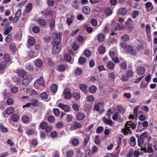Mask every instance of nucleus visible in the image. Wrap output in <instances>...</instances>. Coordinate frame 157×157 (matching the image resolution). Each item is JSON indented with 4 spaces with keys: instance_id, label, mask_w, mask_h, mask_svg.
<instances>
[{
    "instance_id": "nucleus-1",
    "label": "nucleus",
    "mask_w": 157,
    "mask_h": 157,
    "mask_svg": "<svg viewBox=\"0 0 157 157\" xmlns=\"http://www.w3.org/2000/svg\"><path fill=\"white\" fill-rule=\"evenodd\" d=\"M125 128L121 130L122 132L125 135H127L128 134L132 133L130 128L131 127L132 130L135 129L136 125L134 123H132L131 121H127L126 123L124 126Z\"/></svg>"
},
{
    "instance_id": "nucleus-2",
    "label": "nucleus",
    "mask_w": 157,
    "mask_h": 157,
    "mask_svg": "<svg viewBox=\"0 0 157 157\" xmlns=\"http://www.w3.org/2000/svg\"><path fill=\"white\" fill-rule=\"evenodd\" d=\"M53 46L52 48V53L54 55L59 54L61 50V45L60 41H54L52 43Z\"/></svg>"
},
{
    "instance_id": "nucleus-3",
    "label": "nucleus",
    "mask_w": 157,
    "mask_h": 157,
    "mask_svg": "<svg viewBox=\"0 0 157 157\" xmlns=\"http://www.w3.org/2000/svg\"><path fill=\"white\" fill-rule=\"evenodd\" d=\"M121 46L125 49L127 52L131 55L135 56L136 55V51L133 50L132 47L130 45H127L126 44L123 43L121 44Z\"/></svg>"
},
{
    "instance_id": "nucleus-4",
    "label": "nucleus",
    "mask_w": 157,
    "mask_h": 157,
    "mask_svg": "<svg viewBox=\"0 0 157 157\" xmlns=\"http://www.w3.org/2000/svg\"><path fill=\"white\" fill-rule=\"evenodd\" d=\"M62 96L67 99H70L71 97L72 94L69 89H65L63 91Z\"/></svg>"
},
{
    "instance_id": "nucleus-5",
    "label": "nucleus",
    "mask_w": 157,
    "mask_h": 157,
    "mask_svg": "<svg viewBox=\"0 0 157 157\" xmlns=\"http://www.w3.org/2000/svg\"><path fill=\"white\" fill-rule=\"evenodd\" d=\"M44 80L43 78L40 77L35 82L34 86L36 89H38L40 85L44 86Z\"/></svg>"
},
{
    "instance_id": "nucleus-6",
    "label": "nucleus",
    "mask_w": 157,
    "mask_h": 157,
    "mask_svg": "<svg viewBox=\"0 0 157 157\" xmlns=\"http://www.w3.org/2000/svg\"><path fill=\"white\" fill-rule=\"evenodd\" d=\"M32 77L31 75H28L22 81V85L24 86H26L29 84L32 80Z\"/></svg>"
},
{
    "instance_id": "nucleus-7",
    "label": "nucleus",
    "mask_w": 157,
    "mask_h": 157,
    "mask_svg": "<svg viewBox=\"0 0 157 157\" xmlns=\"http://www.w3.org/2000/svg\"><path fill=\"white\" fill-rule=\"evenodd\" d=\"M14 109L13 107L12 106L9 107L3 111V114L4 116H5V114L7 115H10L14 112Z\"/></svg>"
},
{
    "instance_id": "nucleus-8",
    "label": "nucleus",
    "mask_w": 157,
    "mask_h": 157,
    "mask_svg": "<svg viewBox=\"0 0 157 157\" xmlns=\"http://www.w3.org/2000/svg\"><path fill=\"white\" fill-rule=\"evenodd\" d=\"M58 106L66 112H67L69 111L70 107L67 105L60 103L58 104Z\"/></svg>"
},
{
    "instance_id": "nucleus-9",
    "label": "nucleus",
    "mask_w": 157,
    "mask_h": 157,
    "mask_svg": "<svg viewBox=\"0 0 157 157\" xmlns=\"http://www.w3.org/2000/svg\"><path fill=\"white\" fill-rule=\"evenodd\" d=\"M112 118L113 120L117 121L120 122L122 121V119L121 118V116L118 113H115L113 116Z\"/></svg>"
},
{
    "instance_id": "nucleus-10",
    "label": "nucleus",
    "mask_w": 157,
    "mask_h": 157,
    "mask_svg": "<svg viewBox=\"0 0 157 157\" xmlns=\"http://www.w3.org/2000/svg\"><path fill=\"white\" fill-rule=\"evenodd\" d=\"M19 119V117L17 114L14 113L13 114L11 117V118L8 119V121L10 122H11V120L12 121L16 122Z\"/></svg>"
},
{
    "instance_id": "nucleus-11",
    "label": "nucleus",
    "mask_w": 157,
    "mask_h": 157,
    "mask_svg": "<svg viewBox=\"0 0 157 157\" xmlns=\"http://www.w3.org/2000/svg\"><path fill=\"white\" fill-rule=\"evenodd\" d=\"M145 69L143 67H139L136 70L137 73L139 75H142L145 73Z\"/></svg>"
},
{
    "instance_id": "nucleus-12",
    "label": "nucleus",
    "mask_w": 157,
    "mask_h": 157,
    "mask_svg": "<svg viewBox=\"0 0 157 157\" xmlns=\"http://www.w3.org/2000/svg\"><path fill=\"white\" fill-rule=\"evenodd\" d=\"M147 12H150L153 9V6L151 2H147L145 4Z\"/></svg>"
},
{
    "instance_id": "nucleus-13",
    "label": "nucleus",
    "mask_w": 157,
    "mask_h": 157,
    "mask_svg": "<svg viewBox=\"0 0 157 157\" xmlns=\"http://www.w3.org/2000/svg\"><path fill=\"white\" fill-rule=\"evenodd\" d=\"M21 14V10L19 9L15 13L14 21L15 22H17L19 20Z\"/></svg>"
},
{
    "instance_id": "nucleus-14",
    "label": "nucleus",
    "mask_w": 157,
    "mask_h": 157,
    "mask_svg": "<svg viewBox=\"0 0 157 157\" xmlns=\"http://www.w3.org/2000/svg\"><path fill=\"white\" fill-rule=\"evenodd\" d=\"M76 117L77 119L78 120H82L85 117V116L84 114L82 112H78L76 115Z\"/></svg>"
},
{
    "instance_id": "nucleus-15",
    "label": "nucleus",
    "mask_w": 157,
    "mask_h": 157,
    "mask_svg": "<svg viewBox=\"0 0 157 157\" xmlns=\"http://www.w3.org/2000/svg\"><path fill=\"white\" fill-rule=\"evenodd\" d=\"M147 33V36L148 38V40L150 39L151 38V28L149 25L147 24L145 27Z\"/></svg>"
},
{
    "instance_id": "nucleus-16",
    "label": "nucleus",
    "mask_w": 157,
    "mask_h": 157,
    "mask_svg": "<svg viewBox=\"0 0 157 157\" xmlns=\"http://www.w3.org/2000/svg\"><path fill=\"white\" fill-rule=\"evenodd\" d=\"M109 54L110 56L112 58L114 57L117 55V49L115 48L111 49L109 52Z\"/></svg>"
},
{
    "instance_id": "nucleus-17",
    "label": "nucleus",
    "mask_w": 157,
    "mask_h": 157,
    "mask_svg": "<svg viewBox=\"0 0 157 157\" xmlns=\"http://www.w3.org/2000/svg\"><path fill=\"white\" fill-rule=\"evenodd\" d=\"M17 73L21 77H24V76L26 75V73L25 71L21 69L17 70Z\"/></svg>"
},
{
    "instance_id": "nucleus-18",
    "label": "nucleus",
    "mask_w": 157,
    "mask_h": 157,
    "mask_svg": "<svg viewBox=\"0 0 157 157\" xmlns=\"http://www.w3.org/2000/svg\"><path fill=\"white\" fill-rule=\"evenodd\" d=\"M64 58L66 61L70 62L72 64L73 63V59L71 58V56L69 54L65 55Z\"/></svg>"
},
{
    "instance_id": "nucleus-19",
    "label": "nucleus",
    "mask_w": 157,
    "mask_h": 157,
    "mask_svg": "<svg viewBox=\"0 0 157 157\" xmlns=\"http://www.w3.org/2000/svg\"><path fill=\"white\" fill-rule=\"evenodd\" d=\"M123 29V26L121 24H119V23H116L113 28V30L116 31L117 30H122Z\"/></svg>"
},
{
    "instance_id": "nucleus-20",
    "label": "nucleus",
    "mask_w": 157,
    "mask_h": 157,
    "mask_svg": "<svg viewBox=\"0 0 157 157\" xmlns=\"http://www.w3.org/2000/svg\"><path fill=\"white\" fill-rule=\"evenodd\" d=\"M34 63L36 66L38 67H40L43 65L42 61L39 59H37L34 60Z\"/></svg>"
},
{
    "instance_id": "nucleus-21",
    "label": "nucleus",
    "mask_w": 157,
    "mask_h": 157,
    "mask_svg": "<svg viewBox=\"0 0 157 157\" xmlns=\"http://www.w3.org/2000/svg\"><path fill=\"white\" fill-rule=\"evenodd\" d=\"M80 90L85 93L88 92L87 87L86 85L84 84H80L79 86Z\"/></svg>"
},
{
    "instance_id": "nucleus-22",
    "label": "nucleus",
    "mask_w": 157,
    "mask_h": 157,
    "mask_svg": "<svg viewBox=\"0 0 157 157\" xmlns=\"http://www.w3.org/2000/svg\"><path fill=\"white\" fill-rule=\"evenodd\" d=\"M127 10L124 7H122L118 10V13L121 15H125L127 12Z\"/></svg>"
},
{
    "instance_id": "nucleus-23",
    "label": "nucleus",
    "mask_w": 157,
    "mask_h": 157,
    "mask_svg": "<svg viewBox=\"0 0 157 157\" xmlns=\"http://www.w3.org/2000/svg\"><path fill=\"white\" fill-rule=\"evenodd\" d=\"M36 42V40L34 38L31 36H29L28 42L30 45H33Z\"/></svg>"
},
{
    "instance_id": "nucleus-24",
    "label": "nucleus",
    "mask_w": 157,
    "mask_h": 157,
    "mask_svg": "<svg viewBox=\"0 0 157 157\" xmlns=\"http://www.w3.org/2000/svg\"><path fill=\"white\" fill-rule=\"evenodd\" d=\"M103 120L105 124H108L110 126L113 125V122L112 120L107 119L104 117L103 118Z\"/></svg>"
},
{
    "instance_id": "nucleus-25",
    "label": "nucleus",
    "mask_w": 157,
    "mask_h": 157,
    "mask_svg": "<svg viewBox=\"0 0 157 157\" xmlns=\"http://www.w3.org/2000/svg\"><path fill=\"white\" fill-rule=\"evenodd\" d=\"M136 136L138 137V145L139 147H141L144 142V140L141 136H137V135Z\"/></svg>"
},
{
    "instance_id": "nucleus-26",
    "label": "nucleus",
    "mask_w": 157,
    "mask_h": 157,
    "mask_svg": "<svg viewBox=\"0 0 157 157\" xmlns=\"http://www.w3.org/2000/svg\"><path fill=\"white\" fill-rule=\"evenodd\" d=\"M97 39L99 42H102L105 40V36L102 33H99L98 35Z\"/></svg>"
},
{
    "instance_id": "nucleus-27",
    "label": "nucleus",
    "mask_w": 157,
    "mask_h": 157,
    "mask_svg": "<svg viewBox=\"0 0 157 157\" xmlns=\"http://www.w3.org/2000/svg\"><path fill=\"white\" fill-rule=\"evenodd\" d=\"M74 16L73 15H71L70 17H68L67 18V22L68 25H70L73 22V18Z\"/></svg>"
},
{
    "instance_id": "nucleus-28",
    "label": "nucleus",
    "mask_w": 157,
    "mask_h": 157,
    "mask_svg": "<svg viewBox=\"0 0 157 157\" xmlns=\"http://www.w3.org/2000/svg\"><path fill=\"white\" fill-rule=\"evenodd\" d=\"M97 87L94 86H91L89 87V92L92 94L95 93L97 90Z\"/></svg>"
},
{
    "instance_id": "nucleus-29",
    "label": "nucleus",
    "mask_w": 157,
    "mask_h": 157,
    "mask_svg": "<svg viewBox=\"0 0 157 157\" xmlns=\"http://www.w3.org/2000/svg\"><path fill=\"white\" fill-rule=\"evenodd\" d=\"M90 140V136L87 135H85L84 140V142L83 143V146H86L88 143L89 142Z\"/></svg>"
},
{
    "instance_id": "nucleus-30",
    "label": "nucleus",
    "mask_w": 157,
    "mask_h": 157,
    "mask_svg": "<svg viewBox=\"0 0 157 157\" xmlns=\"http://www.w3.org/2000/svg\"><path fill=\"white\" fill-rule=\"evenodd\" d=\"M40 97L43 100H47V101H49L50 98H48V96L46 93H43L40 94Z\"/></svg>"
},
{
    "instance_id": "nucleus-31",
    "label": "nucleus",
    "mask_w": 157,
    "mask_h": 157,
    "mask_svg": "<svg viewBox=\"0 0 157 157\" xmlns=\"http://www.w3.org/2000/svg\"><path fill=\"white\" fill-rule=\"evenodd\" d=\"M32 9V5L30 3H28L26 5L25 11L28 13L30 12Z\"/></svg>"
},
{
    "instance_id": "nucleus-32",
    "label": "nucleus",
    "mask_w": 157,
    "mask_h": 157,
    "mask_svg": "<svg viewBox=\"0 0 157 157\" xmlns=\"http://www.w3.org/2000/svg\"><path fill=\"white\" fill-rule=\"evenodd\" d=\"M153 151L152 145L151 144L148 143L147 144V151L148 153H151Z\"/></svg>"
},
{
    "instance_id": "nucleus-33",
    "label": "nucleus",
    "mask_w": 157,
    "mask_h": 157,
    "mask_svg": "<svg viewBox=\"0 0 157 157\" xmlns=\"http://www.w3.org/2000/svg\"><path fill=\"white\" fill-rule=\"evenodd\" d=\"M90 8L88 6H84L82 9L83 13L86 14H89L90 13Z\"/></svg>"
},
{
    "instance_id": "nucleus-34",
    "label": "nucleus",
    "mask_w": 157,
    "mask_h": 157,
    "mask_svg": "<svg viewBox=\"0 0 157 157\" xmlns=\"http://www.w3.org/2000/svg\"><path fill=\"white\" fill-rule=\"evenodd\" d=\"M67 68V66L64 65L63 64H61L59 65L58 67V70L60 71H63Z\"/></svg>"
},
{
    "instance_id": "nucleus-35",
    "label": "nucleus",
    "mask_w": 157,
    "mask_h": 157,
    "mask_svg": "<svg viewBox=\"0 0 157 157\" xmlns=\"http://www.w3.org/2000/svg\"><path fill=\"white\" fill-rule=\"evenodd\" d=\"M107 67L109 69L112 70L114 67V64L112 61H109L107 63Z\"/></svg>"
},
{
    "instance_id": "nucleus-36",
    "label": "nucleus",
    "mask_w": 157,
    "mask_h": 157,
    "mask_svg": "<svg viewBox=\"0 0 157 157\" xmlns=\"http://www.w3.org/2000/svg\"><path fill=\"white\" fill-rule=\"evenodd\" d=\"M57 86L56 84H53L51 86V90L52 92L56 93L57 90Z\"/></svg>"
},
{
    "instance_id": "nucleus-37",
    "label": "nucleus",
    "mask_w": 157,
    "mask_h": 157,
    "mask_svg": "<svg viewBox=\"0 0 157 157\" xmlns=\"http://www.w3.org/2000/svg\"><path fill=\"white\" fill-rule=\"evenodd\" d=\"M6 29L4 32V33L5 35H6L11 32L12 29L13 28L12 26H11L6 27Z\"/></svg>"
},
{
    "instance_id": "nucleus-38",
    "label": "nucleus",
    "mask_w": 157,
    "mask_h": 157,
    "mask_svg": "<svg viewBox=\"0 0 157 157\" xmlns=\"http://www.w3.org/2000/svg\"><path fill=\"white\" fill-rule=\"evenodd\" d=\"M105 12L107 16H109L112 13V10L109 7L105 8Z\"/></svg>"
},
{
    "instance_id": "nucleus-39",
    "label": "nucleus",
    "mask_w": 157,
    "mask_h": 157,
    "mask_svg": "<svg viewBox=\"0 0 157 157\" xmlns=\"http://www.w3.org/2000/svg\"><path fill=\"white\" fill-rule=\"evenodd\" d=\"M0 129L3 132H7L8 131L7 128L5 127L3 124H0Z\"/></svg>"
},
{
    "instance_id": "nucleus-40",
    "label": "nucleus",
    "mask_w": 157,
    "mask_h": 157,
    "mask_svg": "<svg viewBox=\"0 0 157 157\" xmlns=\"http://www.w3.org/2000/svg\"><path fill=\"white\" fill-rule=\"evenodd\" d=\"M86 99L88 101L92 102L94 101L95 98L93 95H87Z\"/></svg>"
},
{
    "instance_id": "nucleus-41",
    "label": "nucleus",
    "mask_w": 157,
    "mask_h": 157,
    "mask_svg": "<svg viewBox=\"0 0 157 157\" xmlns=\"http://www.w3.org/2000/svg\"><path fill=\"white\" fill-rule=\"evenodd\" d=\"M121 39L123 41H127L129 40V37L127 34H124L122 36Z\"/></svg>"
},
{
    "instance_id": "nucleus-42",
    "label": "nucleus",
    "mask_w": 157,
    "mask_h": 157,
    "mask_svg": "<svg viewBox=\"0 0 157 157\" xmlns=\"http://www.w3.org/2000/svg\"><path fill=\"white\" fill-rule=\"evenodd\" d=\"M71 143L73 145L76 146L79 144V141L77 139H74L72 140Z\"/></svg>"
},
{
    "instance_id": "nucleus-43",
    "label": "nucleus",
    "mask_w": 157,
    "mask_h": 157,
    "mask_svg": "<svg viewBox=\"0 0 157 157\" xmlns=\"http://www.w3.org/2000/svg\"><path fill=\"white\" fill-rule=\"evenodd\" d=\"M4 58L6 62H8L10 61L11 59L9 55L5 54L4 55Z\"/></svg>"
},
{
    "instance_id": "nucleus-44",
    "label": "nucleus",
    "mask_w": 157,
    "mask_h": 157,
    "mask_svg": "<svg viewBox=\"0 0 157 157\" xmlns=\"http://www.w3.org/2000/svg\"><path fill=\"white\" fill-rule=\"evenodd\" d=\"M74 152L73 150H70L67 151L66 152V156L67 157H72L73 155Z\"/></svg>"
},
{
    "instance_id": "nucleus-45",
    "label": "nucleus",
    "mask_w": 157,
    "mask_h": 157,
    "mask_svg": "<svg viewBox=\"0 0 157 157\" xmlns=\"http://www.w3.org/2000/svg\"><path fill=\"white\" fill-rule=\"evenodd\" d=\"M92 152H90V151L89 148L87 149L86 151V157H91L92 155Z\"/></svg>"
},
{
    "instance_id": "nucleus-46",
    "label": "nucleus",
    "mask_w": 157,
    "mask_h": 157,
    "mask_svg": "<svg viewBox=\"0 0 157 157\" xmlns=\"http://www.w3.org/2000/svg\"><path fill=\"white\" fill-rule=\"evenodd\" d=\"M108 76L112 81L113 80L115 77V74L113 72H110L108 73Z\"/></svg>"
},
{
    "instance_id": "nucleus-47",
    "label": "nucleus",
    "mask_w": 157,
    "mask_h": 157,
    "mask_svg": "<svg viewBox=\"0 0 157 157\" xmlns=\"http://www.w3.org/2000/svg\"><path fill=\"white\" fill-rule=\"evenodd\" d=\"M31 105L33 106H36L38 105V103L36 99H32L30 101Z\"/></svg>"
},
{
    "instance_id": "nucleus-48",
    "label": "nucleus",
    "mask_w": 157,
    "mask_h": 157,
    "mask_svg": "<svg viewBox=\"0 0 157 157\" xmlns=\"http://www.w3.org/2000/svg\"><path fill=\"white\" fill-rule=\"evenodd\" d=\"M21 119L22 121L24 123L28 122L29 121V117L26 115H24L22 117Z\"/></svg>"
},
{
    "instance_id": "nucleus-49",
    "label": "nucleus",
    "mask_w": 157,
    "mask_h": 157,
    "mask_svg": "<svg viewBox=\"0 0 157 157\" xmlns=\"http://www.w3.org/2000/svg\"><path fill=\"white\" fill-rule=\"evenodd\" d=\"M82 70L78 68H76L75 71V73L78 75H80L82 73Z\"/></svg>"
},
{
    "instance_id": "nucleus-50",
    "label": "nucleus",
    "mask_w": 157,
    "mask_h": 157,
    "mask_svg": "<svg viewBox=\"0 0 157 157\" xmlns=\"http://www.w3.org/2000/svg\"><path fill=\"white\" fill-rule=\"evenodd\" d=\"M48 126V124L46 122H43L40 125V127L41 128L45 129Z\"/></svg>"
},
{
    "instance_id": "nucleus-51",
    "label": "nucleus",
    "mask_w": 157,
    "mask_h": 157,
    "mask_svg": "<svg viewBox=\"0 0 157 157\" xmlns=\"http://www.w3.org/2000/svg\"><path fill=\"white\" fill-rule=\"evenodd\" d=\"M38 22L39 24L42 26H45L47 24V23L44 19H39Z\"/></svg>"
},
{
    "instance_id": "nucleus-52",
    "label": "nucleus",
    "mask_w": 157,
    "mask_h": 157,
    "mask_svg": "<svg viewBox=\"0 0 157 157\" xmlns=\"http://www.w3.org/2000/svg\"><path fill=\"white\" fill-rule=\"evenodd\" d=\"M10 50L12 52H14L16 51L17 48L16 46L13 44H11L10 45Z\"/></svg>"
},
{
    "instance_id": "nucleus-53",
    "label": "nucleus",
    "mask_w": 157,
    "mask_h": 157,
    "mask_svg": "<svg viewBox=\"0 0 157 157\" xmlns=\"http://www.w3.org/2000/svg\"><path fill=\"white\" fill-rule=\"evenodd\" d=\"M105 48L103 46H101L99 49V52L100 53L103 54L105 52Z\"/></svg>"
},
{
    "instance_id": "nucleus-54",
    "label": "nucleus",
    "mask_w": 157,
    "mask_h": 157,
    "mask_svg": "<svg viewBox=\"0 0 157 157\" xmlns=\"http://www.w3.org/2000/svg\"><path fill=\"white\" fill-rule=\"evenodd\" d=\"M139 11H134L131 13L132 17L133 18H135L139 15Z\"/></svg>"
},
{
    "instance_id": "nucleus-55",
    "label": "nucleus",
    "mask_w": 157,
    "mask_h": 157,
    "mask_svg": "<svg viewBox=\"0 0 157 157\" xmlns=\"http://www.w3.org/2000/svg\"><path fill=\"white\" fill-rule=\"evenodd\" d=\"M47 120L50 122L52 123L55 120V117L53 116H49L48 117Z\"/></svg>"
},
{
    "instance_id": "nucleus-56",
    "label": "nucleus",
    "mask_w": 157,
    "mask_h": 157,
    "mask_svg": "<svg viewBox=\"0 0 157 157\" xmlns=\"http://www.w3.org/2000/svg\"><path fill=\"white\" fill-rule=\"evenodd\" d=\"M73 109L76 111H78L79 110V107L78 105L76 103H74L72 105Z\"/></svg>"
},
{
    "instance_id": "nucleus-57",
    "label": "nucleus",
    "mask_w": 157,
    "mask_h": 157,
    "mask_svg": "<svg viewBox=\"0 0 157 157\" xmlns=\"http://www.w3.org/2000/svg\"><path fill=\"white\" fill-rule=\"evenodd\" d=\"M40 31V29L38 26H35L33 28V31L35 33H37L39 32Z\"/></svg>"
},
{
    "instance_id": "nucleus-58",
    "label": "nucleus",
    "mask_w": 157,
    "mask_h": 157,
    "mask_svg": "<svg viewBox=\"0 0 157 157\" xmlns=\"http://www.w3.org/2000/svg\"><path fill=\"white\" fill-rule=\"evenodd\" d=\"M53 113L56 116H59L60 114L59 109L57 108H55L53 109Z\"/></svg>"
},
{
    "instance_id": "nucleus-59",
    "label": "nucleus",
    "mask_w": 157,
    "mask_h": 157,
    "mask_svg": "<svg viewBox=\"0 0 157 157\" xmlns=\"http://www.w3.org/2000/svg\"><path fill=\"white\" fill-rule=\"evenodd\" d=\"M6 63L2 62L1 60H0V69L3 70L6 67Z\"/></svg>"
},
{
    "instance_id": "nucleus-60",
    "label": "nucleus",
    "mask_w": 157,
    "mask_h": 157,
    "mask_svg": "<svg viewBox=\"0 0 157 157\" xmlns=\"http://www.w3.org/2000/svg\"><path fill=\"white\" fill-rule=\"evenodd\" d=\"M103 130L104 127H103L100 126L97 128L96 132L98 133H100L103 131Z\"/></svg>"
},
{
    "instance_id": "nucleus-61",
    "label": "nucleus",
    "mask_w": 157,
    "mask_h": 157,
    "mask_svg": "<svg viewBox=\"0 0 157 157\" xmlns=\"http://www.w3.org/2000/svg\"><path fill=\"white\" fill-rule=\"evenodd\" d=\"M101 104L100 103H96L94 105V109L97 111H98L100 110V105Z\"/></svg>"
},
{
    "instance_id": "nucleus-62",
    "label": "nucleus",
    "mask_w": 157,
    "mask_h": 157,
    "mask_svg": "<svg viewBox=\"0 0 157 157\" xmlns=\"http://www.w3.org/2000/svg\"><path fill=\"white\" fill-rule=\"evenodd\" d=\"M126 26L128 30L130 32L132 31L134 27L133 25L131 24H126Z\"/></svg>"
},
{
    "instance_id": "nucleus-63",
    "label": "nucleus",
    "mask_w": 157,
    "mask_h": 157,
    "mask_svg": "<svg viewBox=\"0 0 157 157\" xmlns=\"http://www.w3.org/2000/svg\"><path fill=\"white\" fill-rule=\"evenodd\" d=\"M95 142L97 145H99L100 143V140L99 136L98 135L96 136L95 137Z\"/></svg>"
},
{
    "instance_id": "nucleus-64",
    "label": "nucleus",
    "mask_w": 157,
    "mask_h": 157,
    "mask_svg": "<svg viewBox=\"0 0 157 157\" xmlns=\"http://www.w3.org/2000/svg\"><path fill=\"white\" fill-rule=\"evenodd\" d=\"M55 35L56 38L59 39L60 40H61V36H62V33L61 32L56 33Z\"/></svg>"
}]
</instances>
